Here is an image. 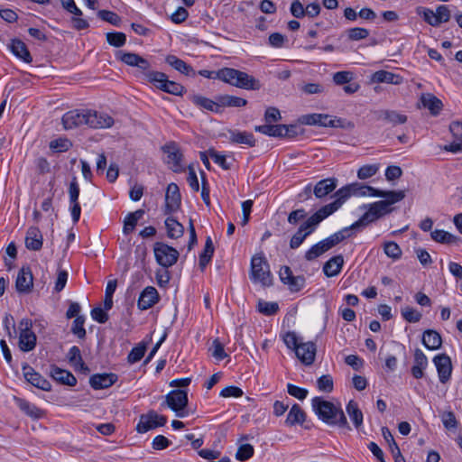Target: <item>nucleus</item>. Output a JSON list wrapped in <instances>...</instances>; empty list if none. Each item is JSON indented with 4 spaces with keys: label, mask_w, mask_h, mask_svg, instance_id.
Masks as SVG:
<instances>
[{
    "label": "nucleus",
    "mask_w": 462,
    "mask_h": 462,
    "mask_svg": "<svg viewBox=\"0 0 462 462\" xmlns=\"http://www.w3.org/2000/svg\"><path fill=\"white\" fill-rule=\"evenodd\" d=\"M404 197L405 193L403 190L384 191V196L382 198L385 199L370 204L367 211L357 221L353 223L351 227L358 229L366 226L370 223L389 214L393 210L390 208L391 205L402 200Z\"/></svg>",
    "instance_id": "f257e3e1"
},
{
    "label": "nucleus",
    "mask_w": 462,
    "mask_h": 462,
    "mask_svg": "<svg viewBox=\"0 0 462 462\" xmlns=\"http://www.w3.org/2000/svg\"><path fill=\"white\" fill-rule=\"evenodd\" d=\"M312 407L319 418L327 424L348 427L343 411L332 402L315 397L312 399Z\"/></svg>",
    "instance_id": "f03ea898"
},
{
    "label": "nucleus",
    "mask_w": 462,
    "mask_h": 462,
    "mask_svg": "<svg viewBox=\"0 0 462 462\" xmlns=\"http://www.w3.org/2000/svg\"><path fill=\"white\" fill-rule=\"evenodd\" d=\"M217 78L226 83L244 89L257 90L261 88L259 80L253 76L232 68H224L218 70Z\"/></svg>",
    "instance_id": "7ed1b4c3"
},
{
    "label": "nucleus",
    "mask_w": 462,
    "mask_h": 462,
    "mask_svg": "<svg viewBox=\"0 0 462 462\" xmlns=\"http://www.w3.org/2000/svg\"><path fill=\"white\" fill-rule=\"evenodd\" d=\"M250 279L255 283H261L264 287L273 283L270 266L262 254H255L251 259Z\"/></svg>",
    "instance_id": "20e7f679"
},
{
    "label": "nucleus",
    "mask_w": 462,
    "mask_h": 462,
    "mask_svg": "<svg viewBox=\"0 0 462 462\" xmlns=\"http://www.w3.org/2000/svg\"><path fill=\"white\" fill-rule=\"evenodd\" d=\"M324 219L315 212L309 217L298 228L297 232L292 236L290 241V247L296 249L300 246L304 240L311 235L317 228V226Z\"/></svg>",
    "instance_id": "39448f33"
},
{
    "label": "nucleus",
    "mask_w": 462,
    "mask_h": 462,
    "mask_svg": "<svg viewBox=\"0 0 462 462\" xmlns=\"http://www.w3.org/2000/svg\"><path fill=\"white\" fill-rule=\"evenodd\" d=\"M147 79L153 84V86L166 93L182 96L184 93V87L175 81L168 79L166 74L159 71H149L145 73Z\"/></svg>",
    "instance_id": "423d86ee"
},
{
    "label": "nucleus",
    "mask_w": 462,
    "mask_h": 462,
    "mask_svg": "<svg viewBox=\"0 0 462 462\" xmlns=\"http://www.w3.org/2000/svg\"><path fill=\"white\" fill-rule=\"evenodd\" d=\"M153 250L157 263L166 268L172 266L179 258V252L164 243H156Z\"/></svg>",
    "instance_id": "0eeeda50"
},
{
    "label": "nucleus",
    "mask_w": 462,
    "mask_h": 462,
    "mask_svg": "<svg viewBox=\"0 0 462 462\" xmlns=\"http://www.w3.org/2000/svg\"><path fill=\"white\" fill-rule=\"evenodd\" d=\"M188 394L183 390L171 391L165 397V404L171 408L178 417L185 416V408L188 405Z\"/></svg>",
    "instance_id": "6e6552de"
},
{
    "label": "nucleus",
    "mask_w": 462,
    "mask_h": 462,
    "mask_svg": "<svg viewBox=\"0 0 462 462\" xmlns=\"http://www.w3.org/2000/svg\"><path fill=\"white\" fill-rule=\"evenodd\" d=\"M166 422L167 418L165 416L160 415L156 411L151 410L147 413L140 416L136 430L138 433H145L157 427L164 426Z\"/></svg>",
    "instance_id": "1a4fd4ad"
},
{
    "label": "nucleus",
    "mask_w": 462,
    "mask_h": 462,
    "mask_svg": "<svg viewBox=\"0 0 462 462\" xmlns=\"http://www.w3.org/2000/svg\"><path fill=\"white\" fill-rule=\"evenodd\" d=\"M335 196L337 199L333 202L321 207L318 211H316L323 219H326L336 212L343 205L346 199L352 196L350 185L339 189L336 192Z\"/></svg>",
    "instance_id": "9d476101"
},
{
    "label": "nucleus",
    "mask_w": 462,
    "mask_h": 462,
    "mask_svg": "<svg viewBox=\"0 0 462 462\" xmlns=\"http://www.w3.org/2000/svg\"><path fill=\"white\" fill-rule=\"evenodd\" d=\"M89 109H75L67 112L62 116V125L66 130L82 125L88 126Z\"/></svg>",
    "instance_id": "9b49d317"
},
{
    "label": "nucleus",
    "mask_w": 462,
    "mask_h": 462,
    "mask_svg": "<svg viewBox=\"0 0 462 462\" xmlns=\"http://www.w3.org/2000/svg\"><path fill=\"white\" fill-rule=\"evenodd\" d=\"M162 150L165 153H167L166 162L170 169L174 172L183 171L184 169L181 164L183 155L180 152L178 145L175 143L171 142L166 143L162 147Z\"/></svg>",
    "instance_id": "f8f14e48"
},
{
    "label": "nucleus",
    "mask_w": 462,
    "mask_h": 462,
    "mask_svg": "<svg viewBox=\"0 0 462 462\" xmlns=\"http://www.w3.org/2000/svg\"><path fill=\"white\" fill-rule=\"evenodd\" d=\"M300 122L309 125H320L325 127H341V119L332 118L326 114H310L301 117Z\"/></svg>",
    "instance_id": "ddd939ff"
},
{
    "label": "nucleus",
    "mask_w": 462,
    "mask_h": 462,
    "mask_svg": "<svg viewBox=\"0 0 462 462\" xmlns=\"http://www.w3.org/2000/svg\"><path fill=\"white\" fill-rule=\"evenodd\" d=\"M181 196L180 189L176 183H170L165 194V214H171L177 211L180 207Z\"/></svg>",
    "instance_id": "4468645a"
},
{
    "label": "nucleus",
    "mask_w": 462,
    "mask_h": 462,
    "mask_svg": "<svg viewBox=\"0 0 462 462\" xmlns=\"http://www.w3.org/2000/svg\"><path fill=\"white\" fill-rule=\"evenodd\" d=\"M373 115L377 121H383L393 126L405 124L408 120L406 115L390 109L375 110L373 112Z\"/></svg>",
    "instance_id": "2eb2a0df"
},
{
    "label": "nucleus",
    "mask_w": 462,
    "mask_h": 462,
    "mask_svg": "<svg viewBox=\"0 0 462 462\" xmlns=\"http://www.w3.org/2000/svg\"><path fill=\"white\" fill-rule=\"evenodd\" d=\"M69 197L70 203V213L74 223L79 220L81 208L79 203V186L76 177L72 178L69 187Z\"/></svg>",
    "instance_id": "dca6fc26"
},
{
    "label": "nucleus",
    "mask_w": 462,
    "mask_h": 462,
    "mask_svg": "<svg viewBox=\"0 0 462 462\" xmlns=\"http://www.w3.org/2000/svg\"><path fill=\"white\" fill-rule=\"evenodd\" d=\"M433 363L437 368L439 381L442 383H446L450 379L452 373L450 357L446 354H439L433 358Z\"/></svg>",
    "instance_id": "f3484780"
},
{
    "label": "nucleus",
    "mask_w": 462,
    "mask_h": 462,
    "mask_svg": "<svg viewBox=\"0 0 462 462\" xmlns=\"http://www.w3.org/2000/svg\"><path fill=\"white\" fill-rule=\"evenodd\" d=\"M33 286V276L29 266H23L18 273L15 288L20 293H28Z\"/></svg>",
    "instance_id": "a211bd4d"
},
{
    "label": "nucleus",
    "mask_w": 462,
    "mask_h": 462,
    "mask_svg": "<svg viewBox=\"0 0 462 462\" xmlns=\"http://www.w3.org/2000/svg\"><path fill=\"white\" fill-rule=\"evenodd\" d=\"M23 372L26 381L33 386L43 391L51 390V385L50 382L42 377L39 373L35 372L29 365H24L23 366Z\"/></svg>",
    "instance_id": "6ab92c4d"
},
{
    "label": "nucleus",
    "mask_w": 462,
    "mask_h": 462,
    "mask_svg": "<svg viewBox=\"0 0 462 462\" xmlns=\"http://www.w3.org/2000/svg\"><path fill=\"white\" fill-rule=\"evenodd\" d=\"M116 57L126 65L136 67L143 71L148 70L151 66L147 60L143 59L136 53L118 51Z\"/></svg>",
    "instance_id": "aec40b11"
},
{
    "label": "nucleus",
    "mask_w": 462,
    "mask_h": 462,
    "mask_svg": "<svg viewBox=\"0 0 462 462\" xmlns=\"http://www.w3.org/2000/svg\"><path fill=\"white\" fill-rule=\"evenodd\" d=\"M113 125L114 119L109 115L89 109L88 127L104 129L110 128Z\"/></svg>",
    "instance_id": "412c9836"
},
{
    "label": "nucleus",
    "mask_w": 462,
    "mask_h": 462,
    "mask_svg": "<svg viewBox=\"0 0 462 462\" xmlns=\"http://www.w3.org/2000/svg\"><path fill=\"white\" fill-rule=\"evenodd\" d=\"M316 350V345L313 342H300L296 347L295 354L303 364L309 365L315 360Z\"/></svg>",
    "instance_id": "4be33fe9"
},
{
    "label": "nucleus",
    "mask_w": 462,
    "mask_h": 462,
    "mask_svg": "<svg viewBox=\"0 0 462 462\" xmlns=\"http://www.w3.org/2000/svg\"><path fill=\"white\" fill-rule=\"evenodd\" d=\"M43 237L37 226H30L25 236V246L28 250L39 251L42 247Z\"/></svg>",
    "instance_id": "5701e85b"
},
{
    "label": "nucleus",
    "mask_w": 462,
    "mask_h": 462,
    "mask_svg": "<svg viewBox=\"0 0 462 462\" xmlns=\"http://www.w3.org/2000/svg\"><path fill=\"white\" fill-rule=\"evenodd\" d=\"M159 300V294L154 287L148 286L141 293L137 305L140 310H148Z\"/></svg>",
    "instance_id": "b1692460"
},
{
    "label": "nucleus",
    "mask_w": 462,
    "mask_h": 462,
    "mask_svg": "<svg viewBox=\"0 0 462 462\" xmlns=\"http://www.w3.org/2000/svg\"><path fill=\"white\" fill-rule=\"evenodd\" d=\"M117 380V376L115 374H93L89 379V383L92 388L105 389L113 385Z\"/></svg>",
    "instance_id": "393cba45"
},
{
    "label": "nucleus",
    "mask_w": 462,
    "mask_h": 462,
    "mask_svg": "<svg viewBox=\"0 0 462 462\" xmlns=\"http://www.w3.org/2000/svg\"><path fill=\"white\" fill-rule=\"evenodd\" d=\"M428 363L427 356L420 349L417 348L414 352V365L411 370L412 376L416 379L422 378Z\"/></svg>",
    "instance_id": "a878e982"
},
{
    "label": "nucleus",
    "mask_w": 462,
    "mask_h": 462,
    "mask_svg": "<svg viewBox=\"0 0 462 462\" xmlns=\"http://www.w3.org/2000/svg\"><path fill=\"white\" fill-rule=\"evenodd\" d=\"M337 187V180L328 178L319 180L313 188V194L317 199H323L330 194Z\"/></svg>",
    "instance_id": "bb28decb"
},
{
    "label": "nucleus",
    "mask_w": 462,
    "mask_h": 462,
    "mask_svg": "<svg viewBox=\"0 0 462 462\" xmlns=\"http://www.w3.org/2000/svg\"><path fill=\"white\" fill-rule=\"evenodd\" d=\"M50 374L55 381L60 383L69 386H74L77 383L76 377L70 372L60 369L55 365L51 366Z\"/></svg>",
    "instance_id": "cd10ccee"
},
{
    "label": "nucleus",
    "mask_w": 462,
    "mask_h": 462,
    "mask_svg": "<svg viewBox=\"0 0 462 462\" xmlns=\"http://www.w3.org/2000/svg\"><path fill=\"white\" fill-rule=\"evenodd\" d=\"M420 102L425 108L430 110L432 116H438L443 107L441 100L430 93L422 94Z\"/></svg>",
    "instance_id": "c85d7f7f"
},
{
    "label": "nucleus",
    "mask_w": 462,
    "mask_h": 462,
    "mask_svg": "<svg viewBox=\"0 0 462 462\" xmlns=\"http://www.w3.org/2000/svg\"><path fill=\"white\" fill-rule=\"evenodd\" d=\"M10 50L17 58L21 59L26 63H31L32 61V58L23 42L19 39L12 40L10 45Z\"/></svg>",
    "instance_id": "c756f323"
},
{
    "label": "nucleus",
    "mask_w": 462,
    "mask_h": 462,
    "mask_svg": "<svg viewBox=\"0 0 462 462\" xmlns=\"http://www.w3.org/2000/svg\"><path fill=\"white\" fill-rule=\"evenodd\" d=\"M254 130L256 132H259L263 134L273 136V137H284L286 134L287 129L285 128V125H272V124H265L263 125H256L254 127Z\"/></svg>",
    "instance_id": "7c9ffc66"
},
{
    "label": "nucleus",
    "mask_w": 462,
    "mask_h": 462,
    "mask_svg": "<svg viewBox=\"0 0 462 462\" xmlns=\"http://www.w3.org/2000/svg\"><path fill=\"white\" fill-rule=\"evenodd\" d=\"M229 140L231 143L238 144H245L249 147L255 145V139L252 133L241 132L237 130L229 131Z\"/></svg>",
    "instance_id": "2f4dec72"
},
{
    "label": "nucleus",
    "mask_w": 462,
    "mask_h": 462,
    "mask_svg": "<svg viewBox=\"0 0 462 462\" xmlns=\"http://www.w3.org/2000/svg\"><path fill=\"white\" fill-rule=\"evenodd\" d=\"M352 196H370V197H383L384 190L377 189L371 186L363 185L360 183L350 184Z\"/></svg>",
    "instance_id": "473e14b6"
},
{
    "label": "nucleus",
    "mask_w": 462,
    "mask_h": 462,
    "mask_svg": "<svg viewBox=\"0 0 462 462\" xmlns=\"http://www.w3.org/2000/svg\"><path fill=\"white\" fill-rule=\"evenodd\" d=\"M344 258L341 254L333 256L328 262L325 263L323 266V272L326 276L333 277L337 275L343 266Z\"/></svg>",
    "instance_id": "72a5a7b5"
},
{
    "label": "nucleus",
    "mask_w": 462,
    "mask_h": 462,
    "mask_svg": "<svg viewBox=\"0 0 462 462\" xmlns=\"http://www.w3.org/2000/svg\"><path fill=\"white\" fill-rule=\"evenodd\" d=\"M422 344L430 350L440 348L442 345L441 336L435 330L428 329L422 336Z\"/></svg>",
    "instance_id": "f704fd0d"
},
{
    "label": "nucleus",
    "mask_w": 462,
    "mask_h": 462,
    "mask_svg": "<svg viewBox=\"0 0 462 462\" xmlns=\"http://www.w3.org/2000/svg\"><path fill=\"white\" fill-rule=\"evenodd\" d=\"M372 80L378 83L400 85L402 82V77L397 74H393L390 71L378 70L373 74Z\"/></svg>",
    "instance_id": "c9c22d12"
},
{
    "label": "nucleus",
    "mask_w": 462,
    "mask_h": 462,
    "mask_svg": "<svg viewBox=\"0 0 462 462\" xmlns=\"http://www.w3.org/2000/svg\"><path fill=\"white\" fill-rule=\"evenodd\" d=\"M143 215V209H137L134 212L129 213L124 219L123 233L125 235L132 233Z\"/></svg>",
    "instance_id": "e433bc0d"
},
{
    "label": "nucleus",
    "mask_w": 462,
    "mask_h": 462,
    "mask_svg": "<svg viewBox=\"0 0 462 462\" xmlns=\"http://www.w3.org/2000/svg\"><path fill=\"white\" fill-rule=\"evenodd\" d=\"M36 336L30 331H20L19 347L23 352L32 351L36 346Z\"/></svg>",
    "instance_id": "4c0bfd02"
},
{
    "label": "nucleus",
    "mask_w": 462,
    "mask_h": 462,
    "mask_svg": "<svg viewBox=\"0 0 462 462\" xmlns=\"http://www.w3.org/2000/svg\"><path fill=\"white\" fill-rule=\"evenodd\" d=\"M165 226L167 229V236L170 238H179L183 236L184 227L174 217H167L165 220Z\"/></svg>",
    "instance_id": "58836bf2"
},
{
    "label": "nucleus",
    "mask_w": 462,
    "mask_h": 462,
    "mask_svg": "<svg viewBox=\"0 0 462 462\" xmlns=\"http://www.w3.org/2000/svg\"><path fill=\"white\" fill-rule=\"evenodd\" d=\"M190 99L196 106H198L199 107H203L208 111H212V112H216V113L220 112L218 100L217 102H215V101H213L208 97H205L203 96H200V95H193L190 97Z\"/></svg>",
    "instance_id": "ea45409f"
},
{
    "label": "nucleus",
    "mask_w": 462,
    "mask_h": 462,
    "mask_svg": "<svg viewBox=\"0 0 462 462\" xmlns=\"http://www.w3.org/2000/svg\"><path fill=\"white\" fill-rule=\"evenodd\" d=\"M16 404L25 414L33 419H40L43 415L41 409L36 407L34 404L30 403L26 400L16 398Z\"/></svg>",
    "instance_id": "a19ab883"
},
{
    "label": "nucleus",
    "mask_w": 462,
    "mask_h": 462,
    "mask_svg": "<svg viewBox=\"0 0 462 462\" xmlns=\"http://www.w3.org/2000/svg\"><path fill=\"white\" fill-rule=\"evenodd\" d=\"M305 421V412L298 405L294 404L286 418V424L289 426H293L295 424H302Z\"/></svg>",
    "instance_id": "79ce46f5"
},
{
    "label": "nucleus",
    "mask_w": 462,
    "mask_h": 462,
    "mask_svg": "<svg viewBox=\"0 0 462 462\" xmlns=\"http://www.w3.org/2000/svg\"><path fill=\"white\" fill-rule=\"evenodd\" d=\"M351 230H356V228L351 227V226L345 227V228L341 229L340 231L325 238L324 242H326L328 248L331 249L332 247L336 246L337 244H339L341 241H343L346 237H349L351 236L349 233Z\"/></svg>",
    "instance_id": "37998d69"
},
{
    "label": "nucleus",
    "mask_w": 462,
    "mask_h": 462,
    "mask_svg": "<svg viewBox=\"0 0 462 462\" xmlns=\"http://www.w3.org/2000/svg\"><path fill=\"white\" fill-rule=\"evenodd\" d=\"M219 101V108L227 106V107H241L245 106L247 104V101L242 97L224 95L217 97Z\"/></svg>",
    "instance_id": "c03bdc74"
},
{
    "label": "nucleus",
    "mask_w": 462,
    "mask_h": 462,
    "mask_svg": "<svg viewBox=\"0 0 462 462\" xmlns=\"http://www.w3.org/2000/svg\"><path fill=\"white\" fill-rule=\"evenodd\" d=\"M166 62L184 75H189L193 72L192 68L189 64L174 55H168L166 57Z\"/></svg>",
    "instance_id": "a18cd8bd"
},
{
    "label": "nucleus",
    "mask_w": 462,
    "mask_h": 462,
    "mask_svg": "<svg viewBox=\"0 0 462 462\" xmlns=\"http://www.w3.org/2000/svg\"><path fill=\"white\" fill-rule=\"evenodd\" d=\"M214 254V245L210 237H208L205 243L204 250L199 255V267L203 271L211 261Z\"/></svg>",
    "instance_id": "49530a36"
},
{
    "label": "nucleus",
    "mask_w": 462,
    "mask_h": 462,
    "mask_svg": "<svg viewBox=\"0 0 462 462\" xmlns=\"http://www.w3.org/2000/svg\"><path fill=\"white\" fill-rule=\"evenodd\" d=\"M329 250L324 239L312 245L305 254L307 261H313Z\"/></svg>",
    "instance_id": "de8ad7c7"
},
{
    "label": "nucleus",
    "mask_w": 462,
    "mask_h": 462,
    "mask_svg": "<svg viewBox=\"0 0 462 462\" xmlns=\"http://www.w3.org/2000/svg\"><path fill=\"white\" fill-rule=\"evenodd\" d=\"M346 411L352 420L356 428H359L363 423V413L356 402L350 401L346 406Z\"/></svg>",
    "instance_id": "09e8293b"
},
{
    "label": "nucleus",
    "mask_w": 462,
    "mask_h": 462,
    "mask_svg": "<svg viewBox=\"0 0 462 462\" xmlns=\"http://www.w3.org/2000/svg\"><path fill=\"white\" fill-rule=\"evenodd\" d=\"M67 356L69 363L76 368H80L81 370L88 372V368L85 365L82 360L80 349L78 346H74L70 347Z\"/></svg>",
    "instance_id": "8fccbe9b"
},
{
    "label": "nucleus",
    "mask_w": 462,
    "mask_h": 462,
    "mask_svg": "<svg viewBox=\"0 0 462 462\" xmlns=\"http://www.w3.org/2000/svg\"><path fill=\"white\" fill-rule=\"evenodd\" d=\"M383 251L388 257L393 260H398L402 256V249L395 242L384 243Z\"/></svg>",
    "instance_id": "3c124183"
},
{
    "label": "nucleus",
    "mask_w": 462,
    "mask_h": 462,
    "mask_svg": "<svg viewBox=\"0 0 462 462\" xmlns=\"http://www.w3.org/2000/svg\"><path fill=\"white\" fill-rule=\"evenodd\" d=\"M431 237L436 242L444 244H452L456 241V237L447 231L439 229L431 232Z\"/></svg>",
    "instance_id": "603ef678"
},
{
    "label": "nucleus",
    "mask_w": 462,
    "mask_h": 462,
    "mask_svg": "<svg viewBox=\"0 0 462 462\" xmlns=\"http://www.w3.org/2000/svg\"><path fill=\"white\" fill-rule=\"evenodd\" d=\"M107 42L114 47H122L125 44L126 36L124 32H107L106 33Z\"/></svg>",
    "instance_id": "864d4df0"
},
{
    "label": "nucleus",
    "mask_w": 462,
    "mask_h": 462,
    "mask_svg": "<svg viewBox=\"0 0 462 462\" xmlns=\"http://www.w3.org/2000/svg\"><path fill=\"white\" fill-rule=\"evenodd\" d=\"M97 16L105 22H107L115 26H118L121 23V17L116 13L108 10H100Z\"/></svg>",
    "instance_id": "5fc2aeb1"
},
{
    "label": "nucleus",
    "mask_w": 462,
    "mask_h": 462,
    "mask_svg": "<svg viewBox=\"0 0 462 462\" xmlns=\"http://www.w3.org/2000/svg\"><path fill=\"white\" fill-rule=\"evenodd\" d=\"M85 318L83 316H78L71 328V331L79 338L83 339L86 337V329L84 328Z\"/></svg>",
    "instance_id": "6e6d98bb"
},
{
    "label": "nucleus",
    "mask_w": 462,
    "mask_h": 462,
    "mask_svg": "<svg viewBox=\"0 0 462 462\" xmlns=\"http://www.w3.org/2000/svg\"><path fill=\"white\" fill-rule=\"evenodd\" d=\"M402 316L406 321L411 323L419 322L421 319V314L409 306L402 309Z\"/></svg>",
    "instance_id": "4d7b16f0"
},
{
    "label": "nucleus",
    "mask_w": 462,
    "mask_h": 462,
    "mask_svg": "<svg viewBox=\"0 0 462 462\" xmlns=\"http://www.w3.org/2000/svg\"><path fill=\"white\" fill-rule=\"evenodd\" d=\"M254 452V447L251 444L241 445L236 454V458L240 461H245L253 457Z\"/></svg>",
    "instance_id": "13d9d810"
},
{
    "label": "nucleus",
    "mask_w": 462,
    "mask_h": 462,
    "mask_svg": "<svg viewBox=\"0 0 462 462\" xmlns=\"http://www.w3.org/2000/svg\"><path fill=\"white\" fill-rule=\"evenodd\" d=\"M145 351L146 346L144 344H139L138 346H134L128 355V362L134 364L140 361L143 357Z\"/></svg>",
    "instance_id": "bf43d9fd"
},
{
    "label": "nucleus",
    "mask_w": 462,
    "mask_h": 462,
    "mask_svg": "<svg viewBox=\"0 0 462 462\" xmlns=\"http://www.w3.org/2000/svg\"><path fill=\"white\" fill-rule=\"evenodd\" d=\"M72 146L69 140L64 138L53 140L50 143V148L57 152L68 151Z\"/></svg>",
    "instance_id": "052dcab7"
},
{
    "label": "nucleus",
    "mask_w": 462,
    "mask_h": 462,
    "mask_svg": "<svg viewBox=\"0 0 462 462\" xmlns=\"http://www.w3.org/2000/svg\"><path fill=\"white\" fill-rule=\"evenodd\" d=\"M279 310L278 304L275 302H267L263 300H259L258 302V310L264 315H273Z\"/></svg>",
    "instance_id": "680f3d73"
},
{
    "label": "nucleus",
    "mask_w": 462,
    "mask_h": 462,
    "mask_svg": "<svg viewBox=\"0 0 462 462\" xmlns=\"http://www.w3.org/2000/svg\"><path fill=\"white\" fill-rule=\"evenodd\" d=\"M318 388L325 393H331L333 391V379L329 374L320 376L318 381Z\"/></svg>",
    "instance_id": "e2e57ef3"
},
{
    "label": "nucleus",
    "mask_w": 462,
    "mask_h": 462,
    "mask_svg": "<svg viewBox=\"0 0 462 462\" xmlns=\"http://www.w3.org/2000/svg\"><path fill=\"white\" fill-rule=\"evenodd\" d=\"M369 31L365 28L356 27L347 30L348 39L351 41H359L367 38Z\"/></svg>",
    "instance_id": "0e129e2a"
},
{
    "label": "nucleus",
    "mask_w": 462,
    "mask_h": 462,
    "mask_svg": "<svg viewBox=\"0 0 462 462\" xmlns=\"http://www.w3.org/2000/svg\"><path fill=\"white\" fill-rule=\"evenodd\" d=\"M305 277L302 275L292 276L289 281L285 282L290 290L293 292L300 291L305 285Z\"/></svg>",
    "instance_id": "69168bd1"
},
{
    "label": "nucleus",
    "mask_w": 462,
    "mask_h": 462,
    "mask_svg": "<svg viewBox=\"0 0 462 462\" xmlns=\"http://www.w3.org/2000/svg\"><path fill=\"white\" fill-rule=\"evenodd\" d=\"M282 120L280 110L274 106H270L264 113L265 124L277 123Z\"/></svg>",
    "instance_id": "338daca9"
},
{
    "label": "nucleus",
    "mask_w": 462,
    "mask_h": 462,
    "mask_svg": "<svg viewBox=\"0 0 462 462\" xmlns=\"http://www.w3.org/2000/svg\"><path fill=\"white\" fill-rule=\"evenodd\" d=\"M378 169H379L378 166L375 164L364 165L358 170L357 177L360 180L368 179V178L374 176L377 172Z\"/></svg>",
    "instance_id": "774afa93"
}]
</instances>
